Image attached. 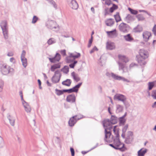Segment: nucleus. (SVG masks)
<instances>
[{
    "instance_id": "nucleus-26",
    "label": "nucleus",
    "mask_w": 156,
    "mask_h": 156,
    "mask_svg": "<svg viewBox=\"0 0 156 156\" xmlns=\"http://www.w3.org/2000/svg\"><path fill=\"white\" fill-rule=\"evenodd\" d=\"M146 59H143V58L139 57L137 58V60L138 63L140 66H142L145 65L146 64V62L145 60Z\"/></svg>"
},
{
    "instance_id": "nucleus-51",
    "label": "nucleus",
    "mask_w": 156,
    "mask_h": 156,
    "mask_svg": "<svg viewBox=\"0 0 156 156\" xmlns=\"http://www.w3.org/2000/svg\"><path fill=\"white\" fill-rule=\"evenodd\" d=\"M109 9L108 8L105 7L104 10L105 15L106 16L109 13Z\"/></svg>"
},
{
    "instance_id": "nucleus-56",
    "label": "nucleus",
    "mask_w": 156,
    "mask_h": 156,
    "mask_svg": "<svg viewBox=\"0 0 156 156\" xmlns=\"http://www.w3.org/2000/svg\"><path fill=\"white\" fill-rule=\"evenodd\" d=\"M152 32L156 36V25H154L152 29Z\"/></svg>"
},
{
    "instance_id": "nucleus-63",
    "label": "nucleus",
    "mask_w": 156,
    "mask_h": 156,
    "mask_svg": "<svg viewBox=\"0 0 156 156\" xmlns=\"http://www.w3.org/2000/svg\"><path fill=\"white\" fill-rule=\"evenodd\" d=\"M136 65V64H135L132 63L130 65L129 68L130 69H131V68H132L133 67H134Z\"/></svg>"
},
{
    "instance_id": "nucleus-38",
    "label": "nucleus",
    "mask_w": 156,
    "mask_h": 156,
    "mask_svg": "<svg viewBox=\"0 0 156 156\" xmlns=\"http://www.w3.org/2000/svg\"><path fill=\"white\" fill-rule=\"evenodd\" d=\"M114 17L116 22H118L121 20V19L119 12H116V14L114 15Z\"/></svg>"
},
{
    "instance_id": "nucleus-61",
    "label": "nucleus",
    "mask_w": 156,
    "mask_h": 156,
    "mask_svg": "<svg viewBox=\"0 0 156 156\" xmlns=\"http://www.w3.org/2000/svg\"><path fill=\"white\" fill-rule=\"evenodd\" d=\"M14 55L13 53L12 52H8L7 54V56L9 57H11L13 56Z\"/></svg>"
},
{
    "instance_id": "nucleus-7",
    "label": "nucleus",
    "mask_w": 156,
    "mask_h": 156,
    "mask_svg": "<svg viewBox=\"0 0 156 156\" xmlns=\"http://www.w3.org/2000/svg\"><path fill=\"white\" fill-rule=\"evenodd\" d=\"M81 56L80 54L76 52L69 53V55L66 58V60L67 62H72L76 58H79Z\"/></svg>"
},
{
    "instance_id": "nucleus-42",
    "label": "nucleus",
    "mask_w": 156,
    "mask_h": 156,
    "mask_svg": "<svg viewBox=\"0 0 156 156\" xmlns=\"http://www.w3.org/2000/svg\"><path fill=\"white\" fill-rule=\"evenodd\" d=\"M56 42V40L54 38H51L47 41L48 44L49 45H51L54 44Z\"/></svg>"
},
{
    "instance_id": "nucleus-6",
    "label": "nucleus",
    "mask_w": 156,
    "mask_h": 156,
    "mask_svg": "<svg viewBox=\"0 0 156 156\" xmlns=\"http://www.w3.org/2000/svg\"><path fill=\"white\" fill-rule=\"evenodd\" d=\"M20 95L21 97L22 105L24 108L25 111L27 113H30L31 111V108L29 104L26 102L23 99L22 92L20 91Z\"/></svg>"
},
{
    "instance_id": "nucleus-59",
    "label": "nucleus",
    "mask_w": 156,
    "mask_h": 156,
    "mask_svg": "<svg viewBox=\"0 0 156 156\" xmlns=\"http://www.w3.org/2000/svg\"><path fill=\"white\" fill-rule=\"evenodd\" d=\"M9 60L10 62L13 63H14L15 62V59L14 58H10Z\"/></svg>"
},
{
    "instance_id": "nucleus-20",
    "label": "nucleus",
    "mask_w": 156,
    "mask_h": 156,
    "mask_svg": "<svg viewBox=\"0 0 156 156\" xmlns=\"http://www.w3.org/2000/svg\"><path fill=\"white\" fill-rule=\"evenodd\" d=\"M106 48L108 50H112L115 48V45L114 43L108 41L106 43Z\"/></svg>"
},
{
    "instance_id": "nucleus-29",
    "label": "nucleus",
    "mask_w": 156,
    "mask_h": 156,
    "mask_svg": "<svg viewBox=\"0 0 156 156\" xmlns=\"http://www.w3.org/2000/svg\"><path fill=\"white\" fill-rule=\"evenodd\" d=\"M71 76L74 80L76 82H78L80 80V78L78 75L74 72H73L71 73Z\"/></svg>"
},
{
    "instance_id": "nucleus-47",
    "label": "nucleus",
    "mask_w": 156,
    "mask_h": 156,
    "mask_svg": "<svg viewBox=\"0 0 156 156\" xmlns=\"http://www.w3.org/2000/svg\"><path fill=\"white\" fill-rule=\"evenodd\" d=\"M151 96L153 99H156V90L152 91L151 93Z\"/></svg>"
},
{
    "instance_id": "nucleus-22",
    "label": "nucleus",
    "mask_w": 156,
    "mask_h": 156,
    "mask_svg": "<svg viewBox=\"0 0 156 156\" xmlns=\"http://www.w3.org/2000/svg\"><path fill=\"white\" fill-rule=\"evenodd\" d=\"M147 151V150L146 148L141 149L137 152L138 156H144Z\"/></svg>"
},
{
    "instance_id": "nucleus-3",
    "label": "nucleus",
    "mask_w": 156,
    "mask_h": 156,
    "mask_svg": "<svg viewBox=\"0 0 156 156\" xmlns=\"http://www.w3.org/2000/svg\"><path fill=\"white\" fill-rule=\"evenodd\" d=\"M48 28L55 31H58L59 29V27L56 22L53 20L48 21L46 23Z\"/></svg>"
},
{
    "instance_id": "nucleus-53",
    "label": "nucleus",
    "mask_w": 156,
    "mask_h": 156,
    "mask_svg": "<svg viewBox=\"0 0 156 156\" xmlns=\"http://www.w3.org/2000/svg\"><path fill=\"white\" fill-rule=\"evenodd\" d=\"M98 48L96 46H94V48L90 51V53L92 54L95 51H98Z\"/></svg>"
},
{
    "instance_id": "nucleus-40",
    "label": "nucleus",
    "mask_w": 156,
    "mask_h": 156,
    "mask_svg": "<svg viewBox=\"0 0 156 156\" xmlns=\"http://www.w3.org/2000/svg\"><path fill=\"white\" fill-rule=\"evenodd\" d=\"M136 17L137 18L138 20L139 21H142L144 20L145 19V18L141 14H139L137 15L136 16Z\"/></svg>"
},
{
    "instance_id": "nucleus-24",
    "label": "nucleus",
    "mask_w": 156,
    "mask_h": 156,
    "mask_svg": "<svg viewBox=\"0 0 156 156\" xmlns=\"http://www.w3.org/2000/svg\"><path fill=\"white\" fill-rule=\"evenodd\" d=\"M8 119H9L10 125L12 126L15 125L16 119L15 118L10 115L8 116Z\"/></svg>"
},
{
    "instance_id": "nucleus-14",
    "label": "nucleus",
    "mask_w": 156,
    "mask_h": 156,
    "mask_svg": "<svg viewBox=\"0 0 156 156\" xmlns=\"http://www.w3.org/2000/svg\"><path fill=\"white\" fill-rule=\"evenodd\" d=\"M69 6L72 9H76L78 7V5L75 0H67Z\"/></svg>"
},
{
    "instance_id": "nucleus-19",
    "label": "nucleus",
    "mask_w": 156,
    "mask_h": 156,
    "mask_svg": "<svg viewBox=\"0 0 156 156\" xmlns=\"http://www.w3.org/2000/svg\"><path fill=\"white\" fill-rule=\"evenodd\" d=\"M66 101L70 103L75 102L76 100V97L74 94H71L68 95L66 98Z\"/></svg>"
},
{
    "instance_id": "nucleus-9",
    "label": "nucleus",
    "mask_w": 156,
    "mask_h": 156,
    "mask_svg": "<svg viewBox=\"0 0 156 156\" xmlns=\"http://www.w3.org/2000/svg\"><path fill=\"white\" fill-rule=\"evenodd\" d=\"M61 71L59 70L56 71L55 72V75L52 77L51 80L53 83H56L59 82L61 74Z\"/></svg>"
},
{
    "instance_id": "nucleus-55",
    "label": "nucleus",
    "mask_w": 156,
    "mask_h": 156,
    "mask_svg": "<svg viewBox=\"0 0 156 156\" xmlns=\"http://www.w3.org/2000/svg\"><path fill=\"white\" fill-rule=\"evenodd\" d=\"M63 91H64L65 92H67L68 93H71L74 92L72 88L69 89L63 90Z\"/></svg>"
},
{
    "instance_id": "nucleus-43",
    "label": "nucleus",
    "mask_w": 156,
    "mask_h": 156,
    "mask_svg": "<svg viewBox=\"0 0 156 156\" xmlns=\"http://www.w3.org/2000/svg\"><path fill=\"white\" fill-rule=\"evenodd\" d=\"M55 91H56V94L58 96L62 95L63 94V93L64 92V91H63V90H61L56 89Z\"/></svg>"
},
{
    "instance_id": "nucleus-50",
    "label": "nucleus",
    "mask_w": 156,
    "mask_h": 156,
    "mask_svg": "<svg viewBox=\"0 0 156 156\" xmlns=\"http://www.w3.org/2000/svg\"><path fill=\"white\" fill-rule=\"evenodd\" d=\"M4 141L3 138L0 136V148L3 147Z\"/></svg>"
},
{
    "instance_id": "nucleus-13",
    "label": "nucleus",
    "mask_w": 156,
    "mask_h": 156,
    "mask_svg": "<svg viewBox=\"0 0 156 156\" xmlns=\"http://www.w3.org/2000/svg\"><path fill=\"white\" fill-rule=\"evenodd\" d=\"M103 126L104 128L107 129L109 130H110L112 128V126L113 124L112 123V122L109 119H106L103 122Z\"/></svg>"
},
{
    "instance_id": "nucleus-4",
    "label": "nucleus",
    "mask_w": 156,
    "mask_h": 156,
    "mask_svg": "<svg viewBox=\"0 0 156 156\" xmlns=\"http://www.w3.org/2000/svg\"><path fill=\"white\" fill-rule=\"evenodd\" d=\"M0 70L2 73L4 75H6L9 73L12 72L13 69L8 66L5 64H1Z\"/></svg>"
},
{
    "instance_id": "nucleus-27",
    "label": "nucleus",
    "mask_w": 156,
    "mask_h": 156,
    "mask_svg": "<svg viewBox=\"0 0 156 156\" xmlns=\"http://www.w3.org/2000/svg\"><path fill=\"white\" fill-rule=\"evenodd\" d=\"M108 34L112 38H114L117 37V34L116 33V30L115 29L114 30L107 32Z\"/></svg>"
},
{
    "instance_id": "nucleus-48",
    "label": "nucleus",
    "mask_w": 156,
    "mask_h": 156,
    "mask_svg": "<svg viewBox=\"0 0 156 156\" xmlns=\"http://www.w3.org/2000/svg\"><path fill=\"white\" fill-rule=\"evenodd\" d=\"M4 85V82L1 79H0V92H1L3 89Z\"/></svg>"
},
{
    "instance_id": "nucleus-1",
    "label": "nucleus",
    "mask_w": 156,
    "mask_h": 156,
    "mask_svg": "<svg viewBox=\"0 0 156 156\" xmlns=\"http://www.w3.org/2000/svg\"><path fill=\"white\" fill-rule=\"evenodd\" d=\"M118 57L119 60V61L118 62L119 70H122L123 72H126L127 71L126 65L120 62H122L126 63L129 61V59L126 56L121 55H118Z\"/></svg>"
},
{
    "instance_id": "nucleus-16",
    "label": "nucleus",
    "mask_w": 156,
    "mask_h": 156,
    "mask_svg": "<svg viewBox=\"0 0 156 156\" xmlns=\"http://www.w3.org/2000/svg\"><path fill=\"white\" fill-rule=\"evenodd\" d=\"M139 57L143 59H147L148 57L149 54L148 51L144 49H140L139 51Z\"/></svg>"
},
{
    "instance_id": "nucleus-10",
    "label": "nucleus",
    "mask_w": 156,
    "mask_h": 156,
    "mask_svg": "<svg viewBox=\"0 0 156 156\" xmlns=\"http://www.w3.org/2000/svg\"><path fill=\"white\" fill-rule=\"evenodd\" d=\"M114 99L115 100H118L122 101L125 105L126 98V96L119 94H116L114 96Z\"/></svg>"
},
{
    "instance_id": "nucleus-18",
    "label": "nucleus",
    "mask_w": 156,
    "mask_h": 156,
    "mask_svg": "<svg viewBox=\"0 0 156 156\" xmlns=\"http://www.w3.org/2000/svg\"><path fill=\"white\" fill-rule=\"evenodd\" d=\"M142 35L144 41L147 42L148 41L149 37L151 36V34L150 32L145 31L143 32Z\"/></svg>"
},
{
    "instance_id": "nucleus-5",
    "label": "nucleus",
    "mask_w": 156,
    "mask_h": 156,
    "mask_svg": "<svg viewBox=\"0 0 156 156\" xmlns=\"http://www.w3.org/2000/svg\"><path fill=\"white\" fill-rule=\"evenodd\" d=\"M0 26L2 30L4 38L5 39H8V28L6 21L4 20L2 21L0 24Z\"/></svg>"
},
{
    "instance_id": "nucleus-57",
    "label": "nucleus",
    "mask_w": 156,
    "mask_h": 156,
    "mask_svg": "<svg viewBox=\"0 0 156 156\" xmlns=\"http://www.w3.org/2000/svg\"><path fill=\"white\" fill-rule=\"evenodd\" d=\"M139 12H144L145 13H147L148 15L149 16H151V15L149 13H148L147 11L145 10H139Z\"/></svg>"
},
{
    "instance_id": "nucleus-30",
    "label": "nucleus",
    "mask_w": 156,
    "mask_h": 156,
    "mask_svg": "<svg viewBox=\"0 0 156 156\" xmlns=\"http://www.w3.org/2000/svg\"><path fill=\"white\" fill-rule=\"evenodd\" d=\"M126 115V113H125L123 116L120 117L119 119V124L120 126H122L124 125L126 120L124 119Z\"/></svg>"
},
{
    "instance_id": "nucleus-52",
    "label": "nucleus",
    "mask_w": 156,
    "mask_h": 156,
    "mask_svg": "<svg viewBox=\"0 0 156 156\" xmlns=\"http://www.w3.org/2000/svg\"><path fill=\"white\" fill-rule=\"evenodd\" d=\"M77 61H74L73 62L70 64L69 65V66L71 68H73L74 67V66H75V65L77 63Z\"/></svg>"
},
{
    "instance_id": "nucleus-58",
    "label": "nucleus",
    "mask_w": 156,
    "mask_h": 156,
    "mask_svg": "<svg viewBox=\"0 0 156 156\" xmlns=\"http://www.w3.org/2000/svg\"><path fill=\"white\" fill-rule=\"evenodd\" d=\"M60 53L63 56H65L66 55V51L65 50H61Z\"/></svg>"
},
{
    "instance_id": "nucleus-36",
    "label": "nucleus",
    "mask_w": 156,
    "mask_h": 156,
    "mask_svg": "<svg viewBox=\"0 0 156 156\" xmlns=\"http://www.w3.org/2000/svg\"><path fill=\"white\" fill-rule=\"evenodd\" d=\"M122 80L124 82H126L127 83H129L130 82V81L128 79H126L124 77L117 76L116 80Z\"/></svg>"
},
{
    "instance_id": "nucleus-44",
    "label": "nucleus",
    "mask_w": 156,
    "mask_h": 156,
    "mask_svg": "<svg viewBox=\"0 0 156 156\" xmlns=\"http://www.w3.org/2000/svg\"><path fill=\"white\" fill-rule=\"evenodd\" d=\"M118 8V6L117 5L114 4H113L112 7H111L109 9V12L111 13L112 12L114 11L116 9Z\"/></svg>"
},
{
    "instance_id": "nucleus-41",
    "label": "nucleus",
    "mask_w": 156,
    "mask_h": 156,
    "mask_svg": "<svg viewBox=\"0 0 156 156\" xmlns=\"http://www.w3.org/2000/svg\"><path fill=\"white\" fill-rule=\"evenodd\" d=\"M69 68L67 66H65L61 70V72L62 71L63 73L67 74L69 72Z\"/></svg>"
},
{
    "instance_id": "nucleus-35",
    "label": "nucleus",
    "mask_w": 156,
    "mask_h": 156,
    "mask_svg": "<svg viewBox=\"0 0 156 156\" xmlns=\"http://www.w3.org/2000/svg\"><path fill=\"white\" fill-rule=\"evenodd\" d=\"M82 84V83H80L72 88L73 92H77L78 91V89L80 87Z\"/></svg>"
},
{
    "instance_id": "nucleus-49",
    "label": "nucleus",
    "mask_w": 156,
    "mask_h": 156,
    "mask_svg": "<svg viewBox=\"0 0 156 156\" xmlns=\"http://www.w3.org/2000/svg\"><path fill=\"white\" fill-rule=\"evenodd\" d=\"M148 88L149 90H151L152 89L153 87H154V84L152 83L151 82H149L148 83Z\"/></svg>"
},
{
    "instance_id": "nucleus-32",
    "label": "nucleus",
    "mask_w": 156,
    "mask_h": 156,
    "mask_svg": "<svg viewBox=\"0 0 156 156\" xmlns=\"http://www.w3.org/2000/svg\"><path fill=\"white\" fill-rule=\"evenodd\" d=\"M128 125L126 124L122 128V133L121 135V136L123 138H124L125 136V133L128 128Z\"/></svg>"
},
{
    "instance_id": "nucleus-62",
    "label": "nucleus",
    "mask_w": 156,
    "mask_h": 156,
    "mask_svg": "<svg viewBox=\"0 0 156 156\" xmlns=\"http://www.w3.org/2000/svg\"><path fill=\"white\" fill-rule=\"evenodd\" d=\"M56 69V68H55V66L54 65H53L51 66V71L53 72Z\"/></svg>"
},
{
    "instance_id": "nucleus-2",
    "label": "nucleus",
    "mask_w": 156,
    "mask_h": 156,
    "mask_svg": "<svg viewBox=\"0 0 156 156\" xmlns=\"http://www.w3.org/2000/svg\"><path fill=\"white\" fill-rule=\"evenodd\" d=\"M119 134H117L116 137L114 140L115 149L119 150L122 151H125L127 150V148L125 147L124 144L120 141L119 138Z\"/></svg>"
},
{
    "instance_id": "nucleus-64",
    "label": "nucleus",
    "mask_w": 156,
    "mask_h": 156,
    "mask_svg": "<svg viewBox=\"0 0 156 156\" xmlns=\"http://www.w3.org/2000/svg\"><path fill=\"white\" fill-rule=\"evenodd\" d=\"M152 107L153 108H156V101L154 102L152 104Z\"/></svg>"
},
{
    "instance_id": "nucleus-31",
    "label": "nucleus",
    "mask_w": 156,
    "mask_h": 156,
    "mask_svg": "<svg viewBox=\"0 0 156 156\" xmlns=\"http://www.w3.org/2000/svg\"><path fill=\"white\" fill-rule=\"evenodd\" d=\"M114 20L112 19H109L105 21V23L107 26H111L114 24Z\"/></svg>"
},
{
    "instance_id": "nucleus-25",
    "label": "nucleus",
    "mask_w": 156,
    "mask_h": 156,
    "mask_svg": "<svg viewBox=\"0 0 156 156\" xmlns=\"http://www.w3.org/2000/svg\"><path fill=\"white\" fill-rule=\"evenodd\" d=\"M125 20L128 23H129L134 20L133 16L130 14H128L125 18Z\"/></svg>"
},
{
    "instance_id": "nucleus-21",
    "label": "nucleus",
    "mask_w": 156,
    "mask_h": 156,
    "mask_svg": "<svg viewBox=\"0 0 156 156\" xmlns=\"http://www.w3.org/2000/svg\"><path fill=\"white\" fill-rule=\"evenodd\" d=\"M61 58V55L58 53H57L55 56L53 58H49V60L50 61L53 63H55L56 62H58Z\"/></svg>"
},
{
    "instance_id": "nucleus-15",
    "label": "nucleus",
    "mask_w": 156,
    "mask_h": 156,
    "mask_svg": "<svg viewBox=\"0 0 156 156\" xmlns=\"http://www.w3.org/2000/svg\"><path fill=\"white\" fill-rule=\"evenodd\" d=\"M129 27L127 24L123 23H121L119 26L120 30L124 33L127 32Z\"/></svg>"
},
{
    "instance_id": "nucleus-34",
    "label": "nucleus",
    "mask_w": 156,
    "mask_h": 156,
    "mask_svg": "<svg viewBox=\"0 0 156 156\" xmlns=\"http://www.w3.org/2000/svg\"><path fill=\"white\" fill-rule=\"evenodd\" d=\"M106 75L109 77H112L114 79L116 80L118 75L114 74L112 73L107 72L106 74Z\"/></svg>"
},
{
    "instance_id": "nucleus-54",
    "label": "nucleus",
    "mask_w": 156,
    "mask_h": 156,
    "mask_svg": "<svg viewBox=\"0 0 156 156\" xmlns=\"http://www.w3.org/2000/svg\"><path fill=\"white\" fill-rule=\"evenodd\" d=\"M105 4L108 6H109L112 4V2L111 0H105Z\"/></svg>"
},
{
    "instance_id": "nucleus-46",
    "label": "nucleus",
    "mask_w": 156,
    "mask_h": 156,
    "mask_svg": "<svg viewBox=\"0 0 156 156\" xmlns=\"http://www.w3.org/2000/svg\"><path fill=\"white\" fill-rule=\"evenodd\" d=\"M38 20V18L36 16H33L32 21V23L33 24L35 23Z\"/></svg>"
},
{
    "instance_id": "nucleus-17",
    "label": "nucleus",
    "mask_w": 156,
    "mask_h": 156,
    "mask_svg": "<svg viewBox=\"0 0 156 156\" xmlns=\"http://www.w3.org/2000/svg\"><path fill=\"white\" fill-rule=\"evenodd\" d=\"M80 118H77V116L76 115L71 117L69 121V124L70 126H74L76 123L77 120L80 119Z\"/></svg>"
},
{
    "instance_id": "nucleus-45",
    "label": "nucleus",
    "mask_w": 156,
    "mask_h": 156,
    "mask_svg": "<svg viewBox=\"0 0 156 156\" xmlns=\"http://www.w3.org/2000/svg\"><path fill=\"white\" fill-rule=\"evenodd\" d=\"M128 10L130 12L131 14L133 15H136L138 13V11L136 10L130 8H128Z\"/></svg>"
},
{
    "instance_id": "nucleus-37",
    "label": "nucleus",
    "mask_w": 156,
    "mask_h": 156,
    "mask_svg": "<svg viewBox=\"0 0 156 156\" xmlns=\"http://www.w3.org/2000/svg\"><path fill=\"white\" fill-rule=\"evenodd\" d=\"M117 118L115 116L112 115L110 121L113 124H115L117 122Z\"/></svg>"
},
{
    "instance_id": "nucleus-33",
    "label": "nucleus",
    "mask_w": 156,
    "mask_h": 156,
    "mask_svg": "<svg viewBox=\"0 0 156 156\" xmlns=\"http://www.w3.org/2000/svg\"><path fill=\"white\" fill-rule=\"evenodd\" d=\"M71 82L72 81L70 79H67L66 80L63 81L62 84L64 85L69 87L70 86Z\"/></svg>"
},
{
    "instance_id": "nucleus-12",
    "label": "nucleus",
    "mask_w": 156,
    "mask_h": 156,
    "mask_svg": "<svg viewBox=\"0 0 156 156\" xmlns=\"http://www.w3.org/2000/svg\"><path fill=\"white\" fill-rule=\"evenodd\" d=\"M26 52L25 50H23L21 55V60L23 66L26 68L27 65V59L25 58Z\"/></svg>"
},
{
    "instance_id": "nucleus-28",
    "label": "nucleus",
    "mask_w": 156,
    "mask_h": 156,
    "mask_svg": "<svg viewBox=\"0 0 156 156\" xmlns=\"http://www.w3.org/2000/svg\"><path fill=\"white\" fill-rule=\"evenodd\" d=\"M143 30L142 27L140 25H138L136 27L133 29V31L134 32H140Z\"/></svg>"
},
{
    "instance_id": "nucleus-23",
    "label": "nucleus",
    "mask_w": 156,
    "mask_h": 156,
    "mask_svg": "<svg viewBox=\"0 0 156 156\" xmlns=\"http://www.w3.org/2000/svg\"><path fill=\"white\" fill-rule=\"evenodd\" d=\"M123 38L126 41L129 42H132L134 40V39L130 34L124 36Z\"/></svg>"
},
{
    "instance_id": "nucleus-39",
    "label": "nucleus",
    "mask_w": 156,
    "mask_h": 156,
    "mask_svg": "<svg viewBox=\"0 0 156 156\" xmlns=\"http://www.w3.org/2000/svg\"><path fill=\"white\" fill-rule=\"evenodd\" d=\"M116 112L117 113L120 112L122 111L123 110V107L119 105H116Z\"/></svg>"
},
{
    "instance_id": "nucleus-60",
    "label": "nucleus",
    "mask_w": 156,
    "mask_h": 156,
    "mask_svg": "<svg viewBox=\"0 0 156 156\" xmlns=\"http://www.w3.org/2000/svg\"><path fill=\"white\" fill-rule=\"evenodd\" d=\"M70 151L71 153V155L72 156H74V149L73 148H70Z\"/></svg>"
},
{
    "instance_id": "nucleus-8",
    "label": "nucleus",
    "mask_w": 156,
    "mask_h": 156,
    "mask_svg": "<svg viewBox=\"0 0 156 156\" xmlns=\"http://www.w3.org/2000/svg\"><path fill=\"white\" fill-rule=\"evenodd\" d=\"M124 142L127 144H131L133 141L134 138L133 133L131 131L127 132L126 136L125 138Z\"/></svg>"
},
{
    "instance_id": "nucleus-11",
    "label": "nucleus",
    "mask_w": 156,
    "mask_h": 156,
    "mask_svg": "<svg viewBox=\"0 0 156 156\" xmlns=\"http://www.w3.org/2000/svg\"><path fill=\"white\" fill-rule=\"evenodd\" d=\"M105 137L104 139L105 140L108 142L110 143L112 142V137L111 136V133L110 130L105 129Z\"/></svg>"
}]
</instances>
